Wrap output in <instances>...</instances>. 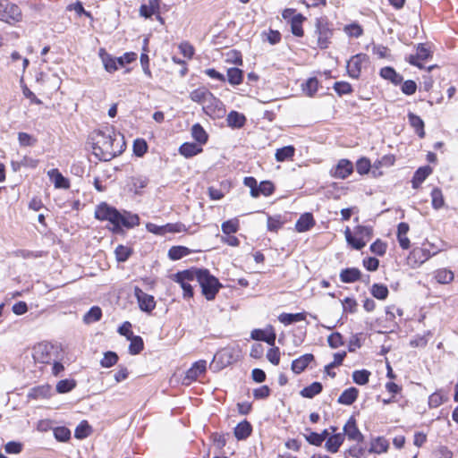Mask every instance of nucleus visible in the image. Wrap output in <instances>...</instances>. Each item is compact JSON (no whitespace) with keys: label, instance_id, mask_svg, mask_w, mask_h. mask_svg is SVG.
<instances>
[{"label":"nucleus","instance_id":"c03bdc74","mask_svg":"<svg viewBox=\"0 0 458 458\" xmlns=\"http://www.w3.org/2000/svg\"><path fill=\"white\" fill-rule=\"evenodd\" d=\"M301 87H302L303 92L307 96L313 97L318 90V81L317 80V78H314V77L310 78L309 80L306 81L305 83L302 84Z\"/></svg>","mask_w":458,"mask_h":458},{"label":"nucleus","instance_id":"3c124183","mask_svg":"<svg viewBox=\"0 0 458 458\" xmlns=\"http://www.w3.org/2000/svg\"><path fill=\"white\" fill-rule=\"evenodd\" d=\"M76 386L74 379H63L56 385V391L60 394H64L72 391Z\"/></svg>","mask_w":458,"mask_h":458},{"label":"nucleus","instance_id":"052dcab7","mask_svg":"<svg viewBox=\"0 0 458 458\" xmlns=\"http://www.w3.org/2000/svg\"><path fill=\"white\" fill-rule=\"evenodd\" d=\"M148 183V180L144 176H136L131 178V187L135 193H139L140 190L145 188Z\"/></svg>","mask_w":458,"mask_h":458},{"label":"nucleus","instance_id":"4c0bfd02","mask_svg":"<svg viewBox=\"0 0 458 458\" xmlns=\"http://www.w3.org/2000/svg\"><path fill=\"white\" fill-rule=\"evenodd\" d=\"M345 356H346L345 352H336L334 354V360L331 363L325 366V371L327 372V374L329 377H335V372H329V369H334L337 366H340L343 363Z\"/></svg>","mask_w":458,"mask_h":458},{"label":"nucleus","instance_id":"9b49d317","mask_svg":"<svg viewBox=\"0 0 458 458\" xmlns=\"http://www.w3.org/2000/svg\"><path fill=\"white\" fill-rule=\"evenodd\" d=\"M353 171V165L348 159H341L336 166L332 170V174L335 178L345 179Z\"/></svg>","mask_w":458,"mask_h":458},{"label":"nucleus","instance_id":"20e7f679","mask_svg":"<svg viewBox=\"0 0 458 458\" xmlns=\"http://www.w3.org/2000/svg\"><path fill=\"white\" fill-rule=\"evenodd\" d=\"M315 28V33L318 34V47L321 49L327 48L333 36L332 24L327 17H319L316 19Z\"/></svg>","mask_w":458,"mask_h":458},{"label":"nucleus","instance_id":"7ed1b4c3","mask_svg":"<svg viewBox=\"0 0 458 458\" xmlns=\"http://www.w3.org/2000/svg\"><path fill=\"white\" fill-rule=\"evenodd\" d=\"M196 280L201 287L202 294L208 301H212L223 287L219 280L207 268H196Z\"/></svg>","mask_w":458,"mask_h":458},{"label":"nucleus","instance_id":"6e6d98bb","mask_svg":"<svg viewBox=\"0 0 458 458\" xmlns=\"http://www.w3.org/2000/svg\"><path fill=\"white\" fill-rule=\"evenodd\" d=\"M355 234L364 241H369L372 237L373 229L370 226L358 225L355 228Z\"/></svg>","mask_w":458,"mask_h":458},{"label":"nucleus","instance_id":"e2e57ef3","mask_svg":"<svg viewBox=\"0 0 458 458\" xmlns=\"http://www.w3.org/2000/svg\"><path fill=\"white\" fill-rule=\"evenodd\" d=\"M18 140L21 146L30 147L37 143V139L26 132L18 133Z\"/></svg>","mask_w":458,"mask_h":458},{"label":"nucleus","instance_id":"1a4fd4ad","mask_svg":"<svg viewBox=\"0 0 458 458\" xmlns=\"http://www.w3.org/2000/svg\"><path fill=\"white\" fill-rule=\"evenodd\" d=\"M369 60V57L366 54H358L356 55H353L348 62H347V72L350 77L353 79H358L360 75L361 72V64L363 63H367Z\"/></svg>","mask_w":458,"mask_h":458},{"label":"nucleus","instance_id":"6ab92c4d","mask_svg":"<svg viewBox=\"0 0 458 458\" xmlns=\"http://www.w3.org/2000/svg\"><path fill=\"white\" fill-rule=\"evenodd\" d=\"M315 225V220L311 213H304L297 220L295 229L299 233L309 231Z\"/></svg>","mask_w":458,"mask_h":458},{"label":"nucleus","instance_id":"423d86ee","mask_svg":"<svg viewBox=\"0 0 458 458\" xmlns=\"http://www.w3.org/2000/svg\"><path fill=\"white\" fill-rule=\"evenodd\" d=\"M203 111L209 116L221 117L225 114V109L223 102L214 96L213 93L210 95V98H208L203 105Z\"/></svg>","mask_w":458,"mask_h":458},{"label":"nucleus","instance_id":"f03ea898","mask_svg":"<svg viewBox=\"0 0 458 458\" xmlns=\"http://www.w3.org/2000/svg\"><path fill=\"white\" fill-rule=\"evenodd\" d=\"M95 217L100 221H108L113 225V232L120 233L121 227L133 228L140 225V217L136 214L127 211L120 212L106 202H101L97 206Z\"/></svg>","mask_w":458,"mask_h":458},{"label":"nucleus","instance_id":"cd10ccee","mask_svg":"<svg viewBox=\"0 0 458 458\" xmlns=\"http://www.w3.org/2000/svg\"><path fill=\"white\" fill-rule=\"evenodd\" d=\"M323 390V386L320 382H313L310 386L301 390L300 394L304 398L311 399L315 395L320 394Z\"/></svg>","mask_w":458,"mask_h":458},{"label":"nucleus","instance_id":"e433bc0d","mask_svg":"<svg viewBox=\"0 0 458 458\" xmlns=\"http://www.w3.org/2000/svg\"><path fill=\"white\" fill-rule=\"evenodd\" d=\"M243 72L236 67L227 70V80L231 85H239L242 82Z\"/></svg>","mask_w":458,"mask_h":458},{"label":"nucleus","instance_id":"c756f323","mask_svg":"<svg viewBox=\"0 0 458 458\" xmlns=\"http://www.w3.org/2000/svg\"><path fill=\"white\" fill-rule=\"evenodd\" d=\"M346 242L355 250H361L366 245V241L360 239L358 235H352L351 229L346 227L344 231Z\"/></svg>","mask_w":458,"mask_h":458},{"label":"nucleus","instance_id":"b1692460","mask_svg":"<svg viewBox=\"0 0 458 458\" xmlns=\"http://www.w3.org/2000/svg\"><path fill=\"white\" fill-rule=\"evenodd\" d=\"M359 390L356 387L345 389L338 397V403L344 405H352L358 398Z\"/></svg>","mask_w":458,"mask_h":458},{"label":"nucleus","instance_id":"2eb2a0df","mask_svg":"<svg viewBox=\"0 0 458 458\" xmlns=\"http://www.w3.org/2000/svg\"><path fill=\"white\" fill-rule=\"evenodd\" d=\"M379 75L383 79L389 81L394 86L401 85V83L403 82V77L391 66H386L381 68Z\"/></svg>","mask_w":458,"mask_h":458},{"label":"nucleus","instance_id":"bf43d9fd","mask_svg":"<svg viewBox=\"0 0 458 458\" xmlns=\"http://www.w3.org/2000/svg\"><path fill=\"white\" fill-rule=\"evenodd\" d=\"M412 255L415 258H418V265H420V264L424 263L425 261H427L430 258L431 253L427 249L417 248V249L413 250Z\"/></svg>","mask_w":458,"mask_h":458},{"label":"nucleus","instance_id":"09e8293b","mask_svg":"<svg viewBox=\"0 0 458 458\" xmlns=\"http://www.w3.org/2000/svg\"><path fill=\"white\" fill-rule=\"evenodd\" d=\"M370 372L367 369L355 370L352 373V380L360 386L369 382Z\"/></svg>","mask_w":458,"mask_h":458},{"label":"nucleus","instance_id":"412c9836","mask_svg":"<svg viewBox=\"0 0 458 458\" xmlns=\"http://www.w3.org/2000/svg\"><path fill=\"white\" fill-rule=\"evenodd\" d=\"M227 125L231 128L240 129L244 126L246 117L237 111H231L226 117Z\"/></svg>","mask_w":458,"mask_h":458},{"label":"nucleus","instance_id":"774afa93","mask_svg":"<svg viewBox=\"0 0 458 458\" xmlns=\"http://www.w3.org/2000/svg\"><path fill=\"white\" fill-rule=\"evenodd\" d=\"M370 250L374 254L383 256L386 251V244L380 240H377L370 245Z\"/></svg>","mask_w":458,"mask_h":458},{"label":"nucleus","instance_id":"f257e3e1","mask_svg":"<svg viewBox=\"0 0 458 458\" xmlns=\"http://www.w3.org/2000/svg\"><path fill=\"white\" fill-rule=\"evenodd\" d=\"M93 154L100 161H110L121 155L125 148L123 136L113 127H106L93 132Z\"/></svg>","mask_w":458,"mask_h":458},{"label":"nucleus","instance_id":"f704fd0d","mask_svg":"<svg viewBox=\"0 0 458 458\" xmlns=\"http://www.w3.org/2000/svg\"><path fill=\"white\" fill-rule=\"evenodd\" d=\"M192 138L199 144H205L208 141V135L199 123H195L191 127Z\"/></svg>","mask_w":458,"mask_h":458},{"label":"nucleus","instance_id":"37998d69","mask_svg":"<svg viewBox=\"0 0 458 458\" xmlns=\"http://www.w3.org/2000/svg\"><path fill=\"white\" fill-rule=\"evenodd\" d=\"M131 341L129 345V352L132 355L139 354L144 348V343L140 336L133 335L129 339Z\"/></svg>","mask_w":458,"mask_h":458},{"label":"nucleus","instance_id":"338daca9","mask_svg":"<svg viewBox=\"0 0 458 458\" xmlns=\"http://www.w3.org/2000/svg\"><path fill=\"white\" fill-rule=\"evenodd\" d=\"M344 31L351 37L359 38L362 35L363 30L362 28L356 23H352L345 26Z\"/></svg>","mask_w":458,"mask_h":458},{"label":"nucleus","instance_id":"4468645a","mask_svg":"<svg viewBox=\"0 0 458 458\" xmlns=\"http://www.w3.org/2000/svg\"><path fill=\"white\" fill-rule=\"evenodd\" d=\"M314 360V355L311 353H306L298 359H295L292 362L291 369L293 373L301 374L305 369L309 366V364Z\"/></svg>","mask_w":458,"mask_h":458},{"label":"nucleus","instance_id":"6e6552de","mask_svg":"<svg viewBox=\"0 0 458 458\" xmlns=\"http://www.w3.org/2000/svg\"><path fill=\"white\" fill-rule=\"evenodd\" d=\"M134 295L142 311L149 313L155 309L156 301L154 297L143 292L139 286L134 287Z\"/></svg>","mask_w":458,"mask_h":458},{"label":"nucleus","instance_id":"603ef678","mask_svg":"<svg viewBox=\"0 0 458 458\" xmlns=\"http://www.w3.org/2000/svg\"><path fill=\"white\" fill-rule=\"evenodd\" d=\"M308 434L304 435L306 441L312 445L320 446L323 443L322 436L319 433L311 431L310 428H306Z\"/></svg>","mask_w":458,"mask_h":458},{"label":"nucleus","instance_id":"aec40b11","mask_svg":"<svg viewBox=\"0 0 458 458\" xmlns=\"http://www.w3.org/2000/svg\"><path fill=\"white\" fill-rule=\"evenodd\" d=\"M340 280L345 284L354 283L360 279L361 273L356 267L344 268L340 272Z\"/></svg>","mask_w":458,"mask_h":458},{"label":"nucleus","instance_id":"ea45409f","mask_svg":"<svg viewBox=\"0 0 458 458\" xmlns=\"http://www.w3.org/2000/svg\"><path fill=\"white\" fill-rule=\"evenodd\" d=\"M295 148L293 146H285L278 148L276 152V159L278 162H284L293 157Z\"/></svg>","mask_w":458,"mask_h":458},{"label":"nucleus","instance_id":"8fccbe9b","mask_svg":"<svg viewBox=\"0 0 458 458\" xmlns=\"http://www.w3.org/2000/svg\"><path fill=\"white\" fill-rule=\"evenodd\" d=\"M221 229H222V232L226 235H229L231 233H234L238 232V230H239L238 219H231V220L225 221L224 223H222Z\"/></svg>","mask_w":458,"mask_h":458},{"label":"nucleus","instance_id":"4be33fe9","mask_svg":"<svg viewBox=\"0 0 458 458\" xmlns=\"http://www.w3.org/2000/svg\"><path fill=\"white\" fill-rule=\"evenodd\" d=\"M408 120L410 125L415 130V132L417 135L422 139L425 137V131H424V122L423 120L417 114H413L412 112H409L408 114Z\"/></svg>","mask_w":458,"mask_h":458},{"label":"nucleus","instance_id":"dca6fc26","mask_svg":"<svg viewBox=\"0 0 458 458\" xmlns=\"http://www.w3.org/2000/svg\"><path fill=\"white\" fill-rule=\"evenodd\" d=\"M47 175L50 180L54 182V185L57 189H69L70 182L65 178L58 169L54 168L47 172Z\"/></svg>","mask_w":458,"mask_h":458},{"label":"nucleus","instance_id":"4d7b16f0","mask_svg":"<svg viewBox=\"0 0 458 458\" xmlns=\"http://www.w3.org/2000/svg\"><path fill=\"white\" fill-rule=\"evenodd\" d=\"M417 90V83L412 80L403 81L401 83V91L407 96L414 94Z\"/></svg>","mask_w":458,"mask_h":458},{"label":"nucleus","instance_id":"864d4df0","mask_svg":"<svg viewBox=\"0 0 458 458\" xmlns=\"http://www.w3.org/2000/svg\"><path fill=\"white\" fill-rule=\"evenodd\" d=\"M333 88L340 97L352 92V85L346 81H336Z\"/></svg>","mask_w":458,"mask_h":458},{"label":"nucleus","instance_id":"39448f33","mask_svg":"<svg viewBox=\"0 0 458 458\" xmlns=\"http://www.w3.org/2000/svg\"><path fill=\"white\" fill-rule=\"evenodd\" d=\"M196 279V267L179 271L174 275V281L178 283L183 290V297L191 298L193 296V288L189 281Z\"/></svg>","mask_w":458,"mask_h":458},{"label":"nucleus","instance_id":"69168bd1","mask_svg":"<svg viewBox=\"0 0 458 458\" xmlns=\"http://www.w3.org/2000/svg\"><path fill=\"white\" fill-rule=\"evenodd\" d=\"M148 149V145L144 140H136L133 143V152L137 157H142Z\"/></svg>","mask_w":458,"mask_h":458},{"label":"nucleus","instance_id":"c9c22d12","mask_svg":"<svg viewBox=\"0 0 458 458\" xmlns=\"http://www.w3.org/2000/svg\"><path fill=\"white\" fill-rule=\"evenodd\" d=\"M4 11L6 13V21H5L9 22L10 21H19L20 20L21 13L20 8L16 4H10L5 1Z\"/></svg>","mask_w":458,"mask_h":458},{"label":"nucleus","instance_id":"7c9ffc66","mask_svg":"<svg viewBox=\"0 0 458 458\" xmlns=\"http://www.w3.org/2000/svg\"><path fill=\"white\" fill-rule=\"evenodd\" d=\"M212 92H210L206 88H199L194 90H192L190 93V98L196 103L202 104L206 102L207 98H210V95Z\"/></svg>","mask_w":458,"mask_h":458},{"label":"nucleus","instance_id":"9d476101","mask_svg":"<svg viewBox=\"0 0 458 458\" xmlns=\"http://www.w3.org/2000/svg\"><path fill=\"white\" fill-rule=\"evenodd\" d=\"M51 347H49L46 344H38L33 347L32 356L35 362L47 364L49 363L51 360Z\"/></svg>","mask_w":458,"mask_h":458},{"label":"nucleus","instance_id":"a19ab883","mask_svg":"<svg viewBox=\"0 0 458 458\" xmlns=\"http://www.w3.org/2000/svg\"><path fill=\"white\" fill-rule=\"evenodd\" d=\"M92 429L87 420H82L75 428L74 437L77 439H83L89 437Z\"/></svg>","mask_w":458,"mask_h":458},{"label":"nucleus","instance_id":"680f3d73","mask_svg":"<svg viewBox=\"0 0 458 458\" xmlns=\"http://www.w3.org/2000/svg\"><path fill=\"white\" fill-rule=\"evenodd\" d=\"M327 343L331 348H338L344 345L343 335L338 332H335L327 337Z\"/></svg>","mask_w":458,"mask_h":458},{"label":"nucleus","instance_id":"72a5a7b5","mask_svg":"<svg viewBox=\"0 0 458 458\" xmlns=\"http://www.w3.org/2000/svg\"><path fill=\"white\" fill-rule=\"evenodd\" d=\"M102 318V310L98 306H93L89 309L88 312L83 316V322L85 324H92L98 322Z\"/></svg>","mask_w":458,"mask_h":458},{"label":"nucleus","instance_id":"f3484780","mask_svg":"<svg viewBox=\"0 0 458 458\" xmlns=\"http://www.w3.org/2000/svg\"><path fill=\"white\" fill-rule=\"evenodd\" d=\"M344 441V435H343L342 433H335L327 439L325 448L327 449V452L331 454H335L338 452Z\"/></svg>","mask_w":458,"mask_h":458},{"label":"nucleus","instance_id":"a878e982","mask_svg":"<svg viewBox=\"0 0 458 458\" xmlns=\"http://www.w3.org/2000/svg\"><path fill=\"white\" fill-rule=\"evenodd\" d=\"M202 151V148L193 142H185L179 148V153L189 158Z\"/></svg>","mask_w":458,"mask_h":458},{"label":"nucleus","instance_id":"13d9d810","mask_svg":"<svg viewBox=\"0 0 458 458\" xmlns=\"http://www.w3.org/2000/svg\"><path fill=\"white\" fill-rule=\"evenodd\" d=\"M54 436L56 440L65 442L71 437V431L66 427H57L54 429Z\"/></svg>","mask_w":458,"mask_h":458},{"label":"nucleus","instance_id":"5fc2aeb1","mask_svg":"<svg viewBox=\"0 0 458 458\" xmlns=\"http://www.w3.org/2000/svg\"><path fill=\"white\" fill-rule=\"evenodd\" d=\"M257 190H258V197L259 195L270 196L274 192L275 187L271 182L263 181L259 183V185H258Z\"/></svg>","mask_w":458,"mask_h":458},{"label":"nucleus","instance_id":"2f4dec72","mask_svg":"<svg viewBox=\"0 0 458 458\" xmlns=\"http://www.w3.org/2000/svg\"><path fill=\"white\" fill-rule=\"evenodd\" d=\"M306 318L305 312L300 313H282L278 317V320L284 325H291L293 323L304 320Z\"/></svg>","mask_w":458,"mask_h":458},{"label":"nucleus","instance_id":"a18cd8bd","mask_svg":"<svg viewBox=\"0 0 458 458\" xmlns=\"http://www.w3.org/2000/svg\"><path fill=\"white\" fill-rule=\"evenodd\" d=\"M118 355L116 352L108 351L104 353V357L100 361V365L103 368H111L115 365L118 361Z\"/></svg>","mask_w":458,"mask_h":458},{"label":"nucleus","instance_id":"79ce46f5","mask_svg":"<svg viewBox=\"0 0 458 458\" xmlns=\"http://www.w3.org/2000/svg\"><path fill=\"white\" fill-rule=\"evenodd\" d=\"M370 293L372 296L377 300H386L388 296L389 291L385 284H374L371 286Z\"/></svg>","mask_w":458,"mask_h":458},{"label":"nucleus","instance_id":"5701e85b","mask_svg":"<svg viewBox=\"0 0 458 458\" xmlns=\"http://www.w3.org/2000/svg\"><path fill=\"white\" fill-rule=\"evenodd\" d=\"M432 173V168L429 165L420 167L413 174L411 183L412 188L418 189L420 185L426 180V178Z\"/></svg>","mask_w":458,"mask_h":458},{"label":"nucleus","instance_id":"f8f14e48","mask_svg":"<svg viewBox=\"0 0 458 458\" xmlns=\"http://www.w3.org/2000/svg\"><path fill=\"white\" fill-rule=\"evenodd\" d=\"M207 369V361L204 360H198L186 371L184 380L187 384L196 380L201 374L205 373Z\"/></svg>","mask_w":458,"mask_h":458},{"label":"nucleus","instance_id":"473e14b6","mask_svg":"<svg viewBox=\"0 0 458 458\" xmlns=\"http://www.w3.org/2000/svg\"><path fill=\"white\" fill-rule=\"evenodd\" d=\"M191 253V250L185 246H173L168 250V257L172 260H179Z\"/></svg>","mask_w":458,"mask_h":458},{"label":"nucleus","instance_id":"a211bd4d","mask_svg":"<svg viewBox=\"0 0 458 458\" xmlns=\"http://www.w3.org/2000/svg\"><path fill=\"white\" fill-rule=\"evenodd\" d=\"M389 447V442L384 437H377L372 438L370 441V446L368 450L369 454H383L387 452Z\"/></svg>","mask_w":458,"mask_h":458},{"label":"nucleus","instance_id":"ddd939ff","mask_svg":"<svg viewBox=\"0 0 458 458\" xmlns=\"http://www.w3.org/2000/svg\"><path fill=\"white\" fill-rule=\"evenodd\" d=\"M98 55L102 61L105 70L107 72L112 73L118 70L117 58L108 54L105 48L99 49Z\"/></svg>","mask_w":458,"mask_h":458},{"label":"nucleus","instance_id":"393cba45","mask_svg":"<svg viewBox=\"0 0 458 458\" xmlns=\"http://www.w3.org/2000/svg\"><path fill=\"white\" fill-rule=\"evenodd\" d=\"M252 432V426L251 424L247 421L243 420L237 424V426L234 428V437L238 440H244L246 439Z\"/></svg>","mask_w":458,"mask_h":458},{"label":"nucleus","instance_id":"de8ad7c7","mask_svg":"<svg viewBox=\"0 0 458 458\" xmlns=\"http://www.w3.org/2000/svg\"><path fill=\"white\" fill-rule=\"evenodd\" d=\"M117 261L125 262L132 254V250L123 245H118L114 250Z\"/></svg>","mask_w":458,"mask_h":458},{"label":"nucleus","instance_id":"c85d7f7f","mask_svg":"<svg viewBox=\"0 0 458 458\" xmlns=\"http://www.w3.org/2000/svg\"><path fill=\"white\" fill-rule=\"evenodd\" d=\"M305 20V17L298 13L292 17L291 19V31L296 37H302L304 32L302 30V22Z\"/></svg>","mask_w":458,"mask_h":458},{"label":"nucleus","instance_id":"bb28decb","mask_svg":"<svg viewBox=\"0 0 458 458\" xmlns=\"http://www.w3.org/2000/svg\"><path fill=\"white\" fill-rule=\"evenodd\" d=\"M367 449L361 444L356 443L352 445L350 448L344 451V458H348L349 456L353 458H367Z\"/></svg>","mask_w":458,"mask_h":458},{"label":"nucleus","instance_id":"0e129e2a","mask_svg":"<svg viewBox=\"0 0 458 458\" xmlns=\"http://www.w3.org/2000/svg\"><path fill=\"white\" fill-rule=\"evenodd\" d=\"M370 167V161L366 157H361L356 162V170L360 174H365L369 173Z\"/></svg>","mask_w":458,"mask_h":458},{"label":"nucleus","instance_id":"49530a36","mask_svg":"<svg viewBox=\"0 0 458 458\" xmlns=\"http://www.w3.org/2000/svg\"><path fill=\"white\" fill-rule=\"evenodd\" d=\"M431 199H432V207L435 209H439L444 207L445 200L443 197L442 191L436 187L431 191Z\"/></svg>","mask_w":458,"mask_h":458},{"label":"nucleus","instance_id":"58836bf2","mask_svg":"<svg viewBox=\"0 0 458 458\" xmlns=\"http://www.w3.org/2000/svg\"><path fill=\"white\" fill-rule=\"evenodd\" d=\"M454 273L446 268L438 269L435 272V278L439 284H449L454 280Z\"/></svg>","mask_w":458,"mask_h":458},{"label":"nucleus","instance_id":"0eeeda50","mask_svg":"<svg viewBox=\"0 0 458 458\" xmlns=\"http://www.w3.org/2000/svg\"><path fill=\"white\" fill-rule=\"evenodd\" d=\"M344 437H347V438L351 441H354L358 444H362L364 441V436L360 431L359 428L357 427V422L354 417H351L347 422L344 426Z\"/></svg>","mask_w":458,"mask_h":458}]
</instances>
